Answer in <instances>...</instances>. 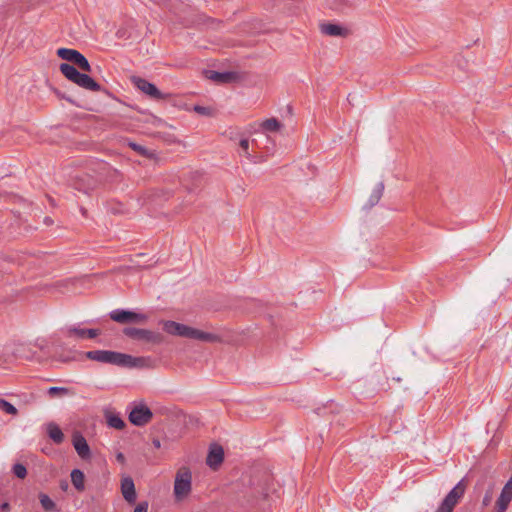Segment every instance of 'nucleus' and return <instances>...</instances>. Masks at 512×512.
I'll use <instances>...</instances> for the list:
<instances>
[{
  "instance_id": "5701e85b",
  "label": "nucleus",
  "mask_w": 512,
  "mask_h": 512,
  "mask_svg": "<svg viewBox=\"0 0 512 512\" xmlns=\"http://www.w3.org/2000/svg\"><path fill=\"white\" fill-rule=\"evenodd\" d=\"M59 69L61 73L73 83L80 72L74 65L68 63H61Z\"/></svg>"
},
{
  "instance_id": "7c9ffc66",
  "label": "nucleus",
  "mask_w": 512,
  "mask_h": 512,
  "mask_svg": "<svg viewBox=\"0 0 512 512\" xmlns=\"http://www.w3.org/2000/svg\"><path fill=\"white\" fill-rule=\"evenodd\" d=\"M0 410L9 415H16L18 413L17 408L13 404L2 398L0 399Z\"/></svg>"
},
{
  "instance_id": "39448f33",
  "label": "nucleus",
  "mask_w": 512,
  "mask_h": 512,
  "mask_svg": "<svg viewBox=\"0 0 512 512\" xmlns=\"http://www.w3.org/2000/svg\"><path fill=\"white\" fill-rule=\"evenodd\" d=\"M465 485L463 480L459 481L452 490L445 496L435 512H453L455 506L464 496Z\"/></svg>"
},
{
  "instance_id": "7ed1b4c3",
  "label": "nucleus",
  "mask_w": 512,
  "mask_h": 512,
  "mask_svg": "<svg viewBox=\"0 0 512 512\" xmlns=\"http://www.w3.org/2000/svg\"><path fill=\"white\" fill-rule=\"evenodd\" d=\"M123 334L133 340L143 341L151 344H160L163 341V336L161 333L148 329L125 327L123 329Z\"/></svg>"
},
{
  "instance_id": "ddd939ff",
  "label": "nucleus",
  "mask_w": 512,
  "mask_h": 512,
  "mask_svg": "<svg viewBox=\"0 0 512 512\" xmlns=\"http://www.w3.org/2000/svg\"><path fill=\"white\" fill-rule=\"evenodd\" d=\"M72 443L77 454L82 459H89L91 457L90 447L83 435H81L80 433H76L73 436Z\"/></svg>"
},
{
  "instance_id": "f704fd0d",
  "label": "nucleus",
  "mask_w": 512,
  "mask_h": 512,
  "mask_svg": "<svg viewBox=\"0 0 512 512\" xmlns=\"http://www.w3.org/2000/svg\"><path fill=\"white\" fill-rule=\"evenodd\" d=\"M133 512H148V502L143 501L139 502L136 507L134 508Z\"/></svg>"
},
{
  "instance_id": "c9c22d12",
  "label": "nucleus",
  "mask_w": 512,
  "mask_h": 512,
  "mask_svg": "<svg viewBox=\"0 0 512 512\" xmlns=\"http://www.w3.org/2000/svg\"><path fill=\"white\" fill-rule=\"evenodd\" d=\"M0 510L3 512H8L10 510V505L8 502H4L0 505Z\"/></svg>"
},
{
  "instance_id": "0eeeda50",
  "label": "nucleus",
  "mask_w": 512,
  "mask_h": 512,
  "mask_svg": "<svg viewBox=\"0 0 512 512\" xmlns=\"http://www.w3.org/2000/svg\"><path fill=\"white\" fill-rule=\"evenodd\" d=\"M122 355L123 353L121 352L111 350H91L85 353L86 358L89 360L119 367H121Z\"/></svg>"
},
{
  "instance_id": "dca6fc26",
  "label": "nucleus",
  "mask_w": 512,
  "mask_h": 512,
  "mask_svg": "<svg viewBox=\"0 0 512 512\" xmlns=\"http://www.w3.org/2000/svg\"><path fill=\"white\" fill-rule=\"evenodd\" d=\"M512 500V489L508 487H503L500 496L496 501V509L495 512H505L509 506V503Z\"/></svg>"
},
{
  "instance_id": "f8f14e48",
  "label": "nucleus",
  "mask_w": 512,
  "mask_h": 512,
  "mask_svg": "<svg viewBox=\"0 0 512 512\" xmlns=\"http://www.w3.org/2000/svg\"><path fill=\"white\" fill-rule=\"evenodd\" d=\"M74 83L76 85H78L79 87L89 90V91H93V92L102 91V86L99 83H97L92 77L87 75L86 73L79 72Z\"/></svg>"
},
{
  "instance_id": "20e7f679",
  "label": "nucleus",
  "mask_w": 512,
  "mask_h": 512,
  "mask_svg": "<svg viewBox=\"0 0 512 512\" xmlns=\"http://www.w3.org/2000/svg\"><path fill=\"white\" fill-rule=\"evenodd\" d=\"M465 485L463 480L459 481L452 490L445 496L435 512H453L455 506L464 496Z\"/></svg>"
},
{
  "instance_id": "4be33fe9",
  "label": "nucleus",
  "mask_w": 512,
  "mask_h": 512,
  "mask_svg": "<svg viewBox=\"0 0 512 512\" xmlns=\"http://www.w3.org/2000/svg\"><path fill=\"white\" fill-rule=\"evenodd\" d=\"M47 433L50 439H52L56 444H61L64 441V434L62 430L53 422L47 425Z\"/></svg>"
},
{
  "instance_id": "bb28decb",
  "label": "nucleus",
  "mask_w": 512,
  "mask_h": 512,
  "mask_svg": "<svg viewBox=\"0 0 512 512\" xmlns=\"http://www.w3.org/2000/svg\"><path fill=\"white\" fill-rule=\"evenodd\" d=\"M73 64L78 67L79 70L84 72H91V65L87 58L79 52L78 57L74 60Z\"/></svg>"
},
{
  "instance_id": "ea45409f",
  "label": "nucleus",
  "mask_w": 512,
  "mask_h": 512,
  "mask_svg": "<svg viewBox=\"0 0 512 512\" xmlns=\"http://www.w3.org/2000/svg\"><path fill=\"white\" fill-rule=\"evenodd\" d=\"M61 488H62L63 490H67V488H68V483H67V482H62V483H61Z\"/></svg>"
},
{
  "instance_id": "72a5a7b5",
  "label": "nucleus",
  "mask_w": 512,
  "mask_h": 512,
  "mask_svg": "<svg viewBox=\"0 0 512 512\" xmlns=\"http://www.w3.org/2000/svg\"><path fill=\"white\" fill-rule=\"evenodd\" d=\"M239 146L243 152V154L246 156V157H250V154L248 152V149H249V140L247 138H243L240 140L239 142Z\"/></svg>"
},
{
  "instance_id": "4468645a",
  "label": "nucleus",
  "mask_w": 512,
  "mask_h": 512,
  "mask_svg": "<svg viewBox=\"0 0 512 512\" xmlns=\"http://www.w3.org/2000/svg\"><path fill=\"white\" fill-rule=\"evenodd\" d=\"M121 492L123 498L129 503L133 504L136 501L137 495L135 490L134 481L131 477H125L121 481Z\"/></svg>"
},
{
  "instance_id": "b1692460",
  "label": "nucleus",
  "mask_w": 512,
  "mask_h": 512,
  "mask_svg": "<svg viewBox=\"0 0 512 512\" xmlns=\"http://www.w3.org/2000/svg\"><path fill=\"white\" fill-rule=\"evenodd\" d=\"M78 54H79V51H77L75 49H70V48H59L57 50V55L61 59L69 61L71 63H73L74 60L76 59V57H78Z\"/></svg>"
},
{
  "instance_id": "2eb2a0df",
  "label": "nucleus",
  "mask_w": 512,
  "mask_h": 512,
  "mask_svg": "<svg viewBox=\"0 0 512 512\" xmlns=\"http://www.w3.org/2000/svg\"><path fill=\"white\" fill-rule=\"evenodd\" d=\"M224 459V450L219 445H214L210 448L206 462L210 468H217Z\"/></svg>"
},
{
  "instance_id": "473e14b6",
  "label": "nucleus",
  "mask_w": 512,
  "mask_h": 512,
  "mask_svg": "<svg viewBox=\"0 0 512 512\" xmlns=\"http://www.w3.org/2000/svg\"><path fill=\"white\" fill-rule=\"evenodd\" d=\"M193 110L200 114V115H204V116H209L211 115V109L209 107H205V106H200V105H195Z\"/></svg>"
},
{
  "instance_id": "c85d7f7f",
  "label": "nucleus",
  "mask_w": 512,
  "mask_h": 512,
  "mask_svg": "<svg viewBox=\"0 0 512 512\" xmlns=\"http://www.w3.org/2000/svg\"><path fill=\"white\" fill-rule=\"evenodd\" d=\"M128 146L141 156H144L147 158H152L154 156L153 152L149 151L146 147H144L140 144H137L135 142L129 141Z\"/></svg>"
},
{
  "instance_id": "4c0bfd02",
  "label": "nucleus",
  "mask_w": 512,
  "mask_h": 512,
  "mask_svg": "<svg viewBox=\"0 0 512 512\" xmlns=\"http://www.w3.org/2000/svg\"><path fill=\"white\" fill-rule=\"evenodd\" d=\"M152 444H153V446H154L156 449H159V448L161 447V442H160V440H159V439H157V438H154V439L152 440Z\"/></svg>"
},
{
  "instance_id": "393cba45",
  "label": "nucleus",
  "mask_w": 512,
  "mask_h": 512,
  "mask_svg": "<svg viewBox=\"0 0 512 512\" xmlns=\"http://www.w3.org/2000/svg\"><path fill=\"white\" fill-rule=\"evenodd\" d=\"M107 424L109 427L121 430L125 427V422L117 414H109L107 416Z\"/></svg>"
},
{
  "instance_id": "1a4fd4ad",
  "label": "nucleus",
  "mask_w": 512,
  "mask_h": 512,
  "mask_svg": "<svg viewBox=\"0 0 512 512\" xmlns=\"http://www.w3.org/2000/svg\"><path fill=\"white\" fill-rule=\"evenodd\" d=\"M153 413L145 404H139L129 413V421L135 426H144L151 421Z\"/></svg>"
},
{
  "instance_id": "6e6552de",
  "label": "nucleus",
  "mask_w": 512,
  "mask_h": 512,
  "mask_svg": "<svg viewBox=\"0 0 512 512\" xmlns=\"http://www.w3.org/2000/svg\"><path fill=\"white\" fill-rule=\"evenodd\" d=\"M109 317L120 324L126 323H145L148 320V316L143 313H137L130 310L115 309L109 313Z\"/></svg>"
},
{
  "instance_id": "9d476101",
  "label": "nucleus",
  "mask_w": 512,
  "mask_h": 512,
  "mask_svg": "<svg viewBox=\"0 0 512 512\" xmlns=\"http://www.w3.org/2000/svg\"><path fill=\"white\" fill-rule=\"evenodd\" d=\"M132 82L137 89L153 99H164V94L151 82L141 77H133Z\"/></svg>"
},
{
  "instance_id": "6ab92c4d",
  "label": "nucleus",
  "mask_w": 512,
  "mask_h": 512,
  "mask_svg": "<svg viewBox=\"0 0 512 512\" xmlns=\"http://www.w3.org/2000/svg\"><path fill=\"white\" fill-rule=\"evenodd\" d=\"M320 30L323 34L328 36H344L346 34V30L337 24L332 23H324L321 24Z\"/></svg>"
},
{
  "instance_id": "9b49d317",
  "label": "nucleus",
  "mask_w": 512,
  "mask_h": 512,
  "mask_svg": "<svg viewBox=\"0 0 512 512\" xmlns=\"http://www.w3.org/2000/svg\"><path fill=\"white\" fill-rule=\"evenodd\" d=\"M151 359L149 357H134L123 353L121 367L125 368H145L149 367Z\"/></svg>"
},
{
  "instance_id": "c756f323",
  "label": "nucleus",
  "mask_w": 512,
  "mask_h": 512,
  "mask_svg": "<svg viewBox=\"0 0 512 512\" xmlns=\"http://www.w3.org/2000/svg\"><path fill=\"white\" fill-rule=\"evenodd\" d=\"M70 389L66 387L52 386L48 389L47 394L51 397L66 396L70 394Z\"/></svg>"
},
{
  "instance_id": "a878e982",
  "label": "nucleus",
  "mask_w": 512,
  "mask_h": 512,
  "mask_svg": "<svg viewBox=\"0 0 512 512\" xmlns=\"http://www.w3.org/2000/svg\"><path fill=\"white\" fill-rule=\"evenodd\" d=\"M39 500H40L42 508L46 512H52L56 509V504L47 494L40 493Z\"/></svg>"
},
{
  "instance_id": "f3484780",
  "label": "nucleus",
  "mask_w": 512,
  "mask_h": 512,
  "mask_svg": "<svg viewBox=\"0 0 512 512\" xmlns=\"http://www.w3.org/2000/svg\"><path fill=\"white\" fill-rule=\"evenodd\" d=\"M67 334L69 336L75 335L78 338L94 339L100 334V330L99 329H84V328H78L75 326H71L67 329Z\"/></svg>"
},
{
  "instance_id": "2f4dec72",
  "label": "nucleus",
  "mask_w": 512,
  "mask_h": 512,
  "mask_svg": "<svg viewBox=\"0 0 512 512\" xmlns=\"http://www.w3.org/2000/svg\"><path fill=\"white\" fill-rule=\"evenodd\" d=\"M14 475L20 479H23L27 475V469L23 464L16 463L12 467Z\"/></svg>"
},
{
  "instance_id": "cd10ccee",
  "label": "nucleus",
  "mask_w": 512,
  "mask_h": 512,
  "mask_svg": "<svg viewBox=\"0 0 512 512\" xmlns=\"http://www.w3.org/2000/svg\"><path fill=\"white\" fill-rule=\"evenodd\" d=\"M281 123L276 118H269L262 122V129L270 132L278 131L281 128Z\"/></svg>"
},
{
  "instance_id": "a211bd4d",
  "label": "nucleus",
  "mask_w": 512,
  "mask_h": 512,
  "mask_svg": "<svg viewBox=\"0 0 512 512\" xmlns=\"http://www.w3.org/2000/svg\"><path fill=\"white\" fill-rule=\"evenodd\" d=\"M206 77L217 83H229L235 79L233 72H217L213 70L206 71Z\"/></svg>"
},
{
  "instance_id": "e433bc0d",
  "label": "nucleus",
  "mask_w": 512,
  "mask_h": 512,
  "mask_svg": "<svg viewBox=\"0 0 512 512\" xmlns=\"http://www.w3.org/2000/svg\"><path fill=\"white\" fill-rule=\"evenodd\" d=\"M116 459L118 462L120 463H124L125 462V456L123 453L119 452L117 455H116Z\"/></svg>"
},
{
  "instance_id": "423d86ee",
  "label": "nucleus",
  "mask_w": 512,
  "mask_h": 512,
  "mask_svg": "<svg viewBox=\"0 0 512 512\" xmlns=\"http://www.w3.org/2000/svg\"><path fill=\"white\" fill-rule=\"evenodd\" d=\"M100 181L95 176L85 173L79 172L77 173L71 180V186L83 194L89 195L92 191H94Z\"/></svg>"
},
{
  "instance_id": "58836bf2",
  "label": "nucleus",
  "mask_w": 512,
  "mask_h": 512,
  "mask_svg": "<svg viewBox=\"0 0 512 512\" xmlns=\"http://www.w3.org/2000/svg\"><path fill=\"white\" fill-rule=\"evenodd\" d=\"M489 501H490V497H489L488 495H486V496L484 497V499H483V504H484V505H487V504L489 503Z\"/></svg>"
},
{
  "instance_id": "f03ea898",
  "label": "nucleus",
  "mask_w": 512,
  "mask_h": 512,
  "mask_svg": "<svg viewBox=\"0 0 512 512\" xmlns=\"http://www.w3.org/2000/svg\"><path fill=\"white\" fill-rule=\"evenodd\" d=\"M192 490V474L191 471L183 467L175 476L174 481V497L177 501L185 499Z\"/></svg>"
},
{
  "instance_id": "a19ab883",
  "label": "nucleus",
  "mask_w": 512,
  "mask_h": 512,
  "mask_svg": "<svg viewBox=\"0 0 512 512\" xmlns=\"http://www.w3.org/2000/svg\"><path fill=\"white\" fill-rule=\"evenodd\" d=\"M45 222H46V223H49V222H51V220H50L48 217H46V218H45Z\"/></svg>"
},
{
  "instance_id": "412c9836",
  "label": "nucleus",
  "mask_w": 512,
  "mask_h": 512,
  "mask_svg": "<svg viewBox=\"0 0 512 512\" xmlns=\"http://www.w3.org/2000/svg\"><path fill=\"white\" fill-rule=\"evenodd\" d=\"M71 482L74 488L82 492L85 490V475L80 469H73L71 471Z\"/></svg>"
},
{
  "instance_id": "f257e3e1",
  "label": "nucleus",
  "mask_w": 512,
  "mask_h": 512,
  "mask_svg": "<svg viewBox=\"0 0 512 512\" xmlns=\"http://www.w3.org/2000/svg\"><path fill=\"white\" fill-rule=\"evenodd\" d=\"M163 329L166 333L171 335H177L189 339H196L204 342H215L219 339L216 334L204 332L196 328L175 322V321H164Z\"/></svg>"
},
{
  "instance_id": "aec40b11",
  "label": "nucleus",
  "mask_w": 512,
  "mask_h": 512,
  "mask_svg": "<svg viewBox=\"0 0 512 512\" xmlns=\"http://www.w3.org/2000/svg\"><path fill=\"white\" fill-rule=\"evenodd\" d=\"M383 191H384V183L383 182L377 183L368 199V202L365 204L364 208L370 209L373 206H375L380 201V199L383 195Z\"/></svg>"
}]
</instances>
